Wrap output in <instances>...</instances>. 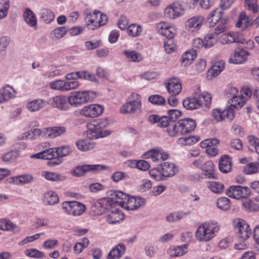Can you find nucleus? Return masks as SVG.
<instances>
[{
	"label": "nucleus",
	"instance_id": "10",
	"mask_svg": "<svg viewBox=\"0 0 259 259\" xmlns=\"http://www.w3.org/2000/svg\"><path fill=\"white\" fill-rule=\"evenodd\" d=\"M113 206V199L112 198L105 197L100 199L96 203L93 205L92 209L95 212V214L100 215L105 212V210H109L113 214L112 210Z\"/></svg>",
	"mask_w": 259,
	"mask_h": 259
},
{
	"label": "nucleus",
	"instance_id": "23",
	"mask_svg": "<svg viewBox=\"0 0 259 259\" xmlns=\"http://www.w3.org/2000/svg\"><path fill=\"white\" fill-rule=\"evenodd\" d=\"M250 54L248 52L240 48L235 49L233 56L230 58L229 61L235 64H241L245 62L247 56Z\"/></svg>",
	"mask_w": 259,
	"mask_h": 259
},
{
	"label": "nucleus",
	"instance_id": "51",
	"mask_svg": "<svg viewBox=\"0 0 259 259\" xmlns=\"http://www.w3.org/2000/svg\"><path fill=\"white\" fill-rule=\"evenodd\" d=\"M89 244V241L88 238H84L81 242H77L74 247V252L76 253H79L83 250V249L87 247Z\"/></svg>",
	"mask_w": 259,
	"mask_h": 259
},
{
	"label": "nucleus",
	"instance_id": "28",
	"mask_svg": "<svg viewBox=\"0 0 259 259\" xmlns=\"http://www.w3.org/2000/svg\"><path fill=\"white\" fill-rule=\"evenodd\" d=\"M48 102L41 99H34L26 104L27 109L31 112L37 111L45 107Z\"/></svg>",
	"mask_w": 259,
	"mask_h": 259
},
{
	"label": "nucleus",
	"instance_id": "3",
	"mask_svg": "<svg viewBox=\"0 0 259 259\" xmlns=\"http://www.w3.org/2000/svg\"><path fill=\"white\" fill-rule=\"evenodd\" d=\"M222 11H218V9L211 12L207 17L210 25L213 27L216 22L219 23L214 30L215 34H219L226 31L229 27L228 21L227 18H222Z\"/></svg>",
	"mask_w": 259,
	"mask_h": 259
},
{
	"label": "nucleus",
	"instance_id": "12",
	"mask_svg": "<svg viewBox=\"0 0 259 259\" xmlns=\"http://www.w3.org/2000/svg\"><path fill=\"white\" fill-rule=\"evenodd\" d=\"M226 194L230 197L239 199L247 198L251 194V191L247 187L232 186L227 190Z\"/></svg>",
	"mask_w": 259,
	"mask_h": 259
},
{
	"label": "nucleus",
	"instance_id": "20",
	"mask_svg": "<svg viewBox=\"0 0 259 259\" xmlns=\"http://www.w3.org/2000/svg\"><path fill=\"white\" fill-rule=\"evenodd\" d=\"M204 20V19L203 16H193L186 21L185 23L186 26L190 31H197L201 28Z\"/></svg>",
	"mask_w": 259,
	"mask_h": 259
},
{
	"label": "nucleus",
	"instance_id": "13",
	"mask_svg": "<svg viewBox=\"0 0 259 259\" xmlns=\"http://www.w3.org/2000/svg\"><path fill=\"white\" fill-rule=\"evenodd\" d=\"M104 110V107L102 105L98 104H90L83 107L80 111V114L86 118H93L101 115Z\"/></svg>",
	"mask_w": 259,
	"mask_h": 259
},
{
	"label": "nucleus",
	"instance_id": "1",
	"mask_svg": "<svg viewBox=\"0 0 259 259\" xmlns=\"http://www.w3.org/2000/svg\"><path fill=\"white\" fill-rule=\"evenodd\" d=\"M111 123L108 118H102L89 122L87 124V128L93 136L99 138L106 137L111 134L109 130H102L107 127Z\"/></svg>",
	"mask_w": 259,
	"mask_h": 259
},
{
	"label": "nucleus",
	"instance_id": "57",
	"mask_svg": "<svg viewBox=\"0 0 259 259\" xmlns=\"http://www.w3.org/2000/svg\"><path fill=\"white\" fill-rule=\"evenodd\" d=\"M57 157H64L69 155L72 151L69 146H62L56 149Z\"/></svg>",
	"mask_w": 259,
	"mask_h": 259
},
{
	"label": "nucleus",
	"instance_id": "64",
	"mask_svg": "<svg viewBox=\"0 0 259 259\" xmlns=\"http://www.w3.org/2000/svg\"><path fill=\"white\" fill-rule=\"evenodd\" d=\"M203 41L204 47L205 48H209L213 46L214 44V37L213 34H209L205 37Z\"/></svg>",
	"mask_w": 259,
	"mask_h": 259
},
{
	"label": "nucleus",
	"instance_id": "62",
	"mask_svg": "<svg viewBox=\"0 0 259 259\" xmlns=\"http://www.w3.org/2000/svg\"><path fill=\"white\" fill-rule=\"evenodd\" d=\"M168 118L171 122H174L181 115V112L177 109L169 110L168 112Z\"/></svg>",
	"mask_w": 259,
	"mask_h": 259
},
{
	"label": "nucleus",
	"instance_id": "27",
	"mask_svg": "<svg viewBox=\"0 0 259 259\" xmlns=\"http://www.w3.org/2000/svg\"><path fill=\"white\" fill-rule=\"evenodd\" d=\"M144 204L143 199L140 197L128 196L123 208L134 210Z\"/></svg>",
	"mask_w": 259,
	"mask_h": 259
},
{
	"label": "nucleus",
	"instance_id": "41",
	"mask_svg": "<svg viewBox=\"0 0 259 259\" xmlns=\"http://www.w3.org/2000/svg\"><path fill=\"white\" fill-rule=\"evenodd\" d=\"M197 101L200 104V107L204 106L207 108L210 107L211 101V96L208 93H202L197 95Z\"/></svg>",
	"mask_w": 259,
	"mask_h": 259
},
{
	"label": "nucleus",
	"instance_id": "14",
	"mask_svg": "<svg viewBox=\"0 0 259 259\" xmlns=\"http://www.w3.org/2000/svg\"><path fill=\"white\" fill-rule=\"evenodd\" d=\"M109 167L108 166L102 164H91L83 165L80 166L76 167L72 171L73 176L79 177L82 176L87 171H93L97 172L101 170H108Z\"/></svg>",
	"mask_w": 259,
	"mask_h": 259
},
{
	"label": "nucleus",
	"instance_id": "36",
	"mask_svg": "<svg viewBox=\"0 0 259 259\" xmlns=\"http://www.w3.org/2000/svg\"><path fill=\"white\" fill-rule=\"evenodd\" d=\"M43 201L48 205H54L59 202V197L55 192L49 191L44 194Z\"/></svg>",
	"mask_w": 259,
	"mask_h": 259
},
{
	"label": "nucleus",
	"instance_id": "9",
	"mask_svg": "<svg viewBox=\"0 0 259 259\" xmlns=\"http://www.w3.org/2000/svg\"><path fill=\"white\" fill-rule=\"evenodd\" d=\"M133 98L136 99L131 101L123 104L120 108V111L123 114H132L137 111H141V101L140 96L137 94L133 93L131 95Z\"/></svg>",
	"mask_w": 259,
	"mask_h": 259
},
{
	"label": "nucleus",
	"instance_id": "31",
	"mask_svg": "<svg viewBox=\"0 0 259 259\" xmlns=\"http://www.w3.org/2000/svg\"><path fill=\"white\" fill-rule=\"evenodd\" d=\"M15 91L10 85H7L0 90V104L14 96Z\"/></svg>",
	"mask_w": 259,
	"mask_h": 259
},
{
	"label": "nucleus",
	"instance_id": "25",
	"mask_svg": "<svg viewBox=\"0 0 259 259\" xmlns=\"http://www.w3.org/2000/svg\"><path fill=\"white\" fill-rule=\"evenodd\" d=\"M145 155L147 158L151 157L153 161L164 160L168 157V155L166 152L158 148L150 150L145 153Z\"/></svg>",
	"mask_w": 259,
	"mask_h": 259
},
{
	"label": "nucleus",
	"instance_id": "2",
	"mask_svg": "<svg viewBox=\"0 0 259 259\" xmlns=\"http://www.w3.org/2000/svg\"><path fill=\"white\" fill-rule=\"evenodd\" d=\"M96 96V93L91 91L73 92L69 96V102L70 105L77 107L92 101Z\"/></svg>",
	"mask_w": 259,
	"mask_h": 259
},
{
	"label": "nucleus",
	"instance_id": "5",
	"mask_svg": "<svg viewBox=\"0 0 259 259\" xmlns=\"http://www.w3.org/2000/svg\"><path fill=\"white\" fill-rule=\"evenodd\" d=\"M219 227L213 224L204 223L200 225L196 232V237L199 241H208L212 238Z\"/></svg>",
	"mask_w": 259,
	"mask_h": 259
},
{
	"label": "nucleus",
	"instance_id": "8",
	"mask_svg": "<svg viewBox=\"0 0 259 259\" xmlns=\"http://www.w3.org/2000/svg\"><path fill=\"white\" fill-rule=\"evenodd\" d=\"M49 85L51 89L66 92L77 88L80 83L77 80L67 81L66 79H59L50 82Z\"/></svg>",
	"mask_w": 259,
	"mask_h": 259
},
{
	"label": "nucleus",
	"instance_id": "24",
	"mask_svg": "<svg viewBox=\"0 0 259 259\" xmlns=\"http://www.w3.org/2000/svg\"><path fill=\"white\" fill-rule=\"evenodd\" d=\"M168 93L172 96L178 95L182 90V84L179 78L173 77L170 78L166 85Z\"/></svg>",
	"mask_w": 259,
	"mask_h": 259
},
{
	"label": "nucleus",
	"instance_id": "38",
	"mask_svg": "<svg viewBox=\"0 0 259 259\" xmlns=\"http://www.w3.org/2000/svg\"><path fill=\"white\" fill-rule=\"evenodd\" d=\"M225 67L224 62L221 61L216 62L208 71V75L211 77H215L218 75L223 70Z\"/></svg>",
	"mask_w": 259,
	"mask_h": 259
},
{
	"label": "nucleus",
	"instance_id": "44",
	"mask_svg": "<svg viewBox=\"0 0 259 259\" xmlns=\"http://www.w3.org/2000/svg\"><path fill=\"white\" fill-rule=\"evenodd\" d=\"M124 54L130 61L140 62L143 59L142 56L135 51H125Z\"/></svg>",
	"mask_w": 259,
	"mask_h": 259
},
{
	"label": "nucleus",
	"instance_id": "48",
	"mask_svg": "<svg viewBox=\"0 0 259 259\" xmlns=\"http://www.w3.org/2000/svg\"><path fill=\"white\" fill-rule=\"evenodd\" d=\"M258 169L259 163L250 162L244 167L243 172L245 174L251 175L257 172Z\"/></svg>",
	"mask_w": 259,
	"mask_h": 259
},
{
	"label": "nucleus",
	"instance_id": "43",
	"mask_svg": "<svg viewBox=\"0 0 259 259\" xmlns=\"http://www.w3.org/2000/svg\"><path fill=\"white\" fill-rule=\"evenodd\" d=\"M184 248H186L185 245L183 246L171 247L168 250V253L172 257L182 256L186 252Z\"/></svg>",
	"mask_w": 259,
	"mask_h": 259
},
{
	"label": "nucleus",
	"instance_id": "59",
	"mask_svg": "<svg viewBox=\"0 0 259 259\" xmlns=\"http://www.w3.org/2000/svg\"><path fill=\"white\" fill-rule=\"evenodd\" d=\"M199 138L198 137L190 136L186 138H179V140L182 144L185 145H191L198 142Z\"/></svg>",
	"mask_w": 259,
	"mask_h": 259
},
{
	"label": "nucleus",
	"instance_id": "19",
	"mask_svg": "<svg viewBox=\"0 0 259 259\" xmlns=\"http://www.w3.org/2000/svg\"><path fill=\"white\" fill-rule=\"evenodd\" d=\"M158 32L161 35L165 36L168 39H172L176 33V28L169 25L168 23L164 22H160L157 25Z\"/></svg>",
	"mask_w": 259,
	"mask_h": 259
},
{
	"label": "nucleus",
	"instance_id": "39",
	"mask_svg": "<svg viewBox=\"0 0 259 259\" xmlns=\"http://www.w3.org/2000/svg\"><path fill=\"white\" fill-rule=\"evenodd\" d=\"M66 131L64 126H55L46 129V134L50 138H55L60 136Z\"/></svg>",
	"mask_w": 259,
	"mask_h": 259
},
{
	"label": "nucleus",
	"instance_id": "45",
	"mask_svg": "<svg viewBox=\"0 0 259 259\" xmlns=\"http://www.w3.org/2000/svg\"><path fill=\"white\" fill-rule=\"evenodd\" d=\"M42 176L44 177L47 180L51 181H63L64 177L61 175L53 172H48L44 171L42 172Z\"/></svg>",
	"mask_w": 259,
	"mask_h": 259
},
{
	"label": "nucleus",
	"instance_id": "52",
	"mask_svg": "<svg viewBox=\"0 0 259 259\" xmlns=\"http://www.w3.org/2000/svg\"><path fill=\"white\" fill-rule=\"evenodd\" d=\"M208 187L211 191L217 193L222 192L224 189V185L218 182H209Z\"/></svg>",
	"mask_w": 259,
	"mask_h": 259
},
{
	"label": "nucleus",
	"instance_id": "7",
	"mask_svg": "<svg viewBox=\"0 0 259 259\" xmlns=\"http://www.w3.org/2000/svg\"><path fill=\"white\" fill-rule=\"evenodd\" d=\"M233 226L239 238L246 240L251 235V229L247 222L241 219L236 218L233 222Z\"/></svg>",
	"mask_w": 259,
	"mask_h": 259
},
{
	"label": "nucleus",
	"instance_id": "40",
	"mask_svg": "<svg viewBox=\"0 0 259 259\" xmlns=\"http://www.w3.org/2000/svg\"><path fill=\"white\" fill-rule=\"evenodd\" d=\"M40 19L46 23H49L55 18V15L49 9L43 8L40 12Z\"/></svg>",
	"mask_w": 259,
	"mask_h": 259
},
{
	"label": "nucleus",
	"instance_id": "46",
	"mask_svg": "<svg viewBox=\"0 0 259 259\" xmlns=\"http://www.w3.org/2000/svg\"><path fill=\"white\" fill-rule=\"evenodd\" d=\"M142 27L138 24H132L128 26L127 29V33L132 36H137L142 32Z\"/></svg>",
	"mask_w": 259,
	"mask_h": 259
},
{
	"label": "nucleus",
	"instance_id": "6",
	"mask_svg": "<svg viewBox=\"0 0 259 259\" xmlns=\"http://www.w3.org/2000/svg\"><path fill=\"white\" fill-rule=\"evenodd\" d=\"M62 207L64 212L73 216L81 215L86 209L84 204L76 201L63 202Z\"/></svg>",
	"mask_w": 259,
	"mask_h": 259
},
{
	"label": "nucleus",
	"instance_id": "22",
	"mask_svg": "<svg viewBox=\"0 0 259 259\" xmlns=\"http://www.w3.org/2000/svg\"><path fill=\"white\" fill-rule=\"evenodd\" d=\"M179 123L181 134H185L193 131L196 126L195 121L191 118L181 119L177 122Z\"/></svg>",
	"mask_w": 259,
	"mask_h": 259
},
{
	"label": "nucleus",
	"instance_id": "18",
	"mask_svg": "<svg viewBox=\"0 0 259 259\" xmlns=\"http://www.w3.org/2000/svg\"><path fill=\"white\" fill-rule=\"evenodd\" d=\"M238 93V90L235 88H230L229 90V94L231 97V104L228 107V108H231L233 109V108H240L242 107L245 104L246 99L242 95L236 96Z\"/></svg>",
	"mask_w": 259,
	"mask_h": 259
},
{
	"label": "nucleus",
	"instance_id": "11",
	"mask_svg": "<svg viewBox=\"0 0 259 259\" xmlns=\"http://www.w3.org/2000/svg\"><path fill=\"white\" fill-rule=\"evenodd\" d=\"M32 158L50 160L48 164L55 166L59 164L61 160L57 157L56 149L50 148L31 156Z\"/></svg>",
	"mask_w": 259,
	"mask_h": 259
},
{
	"label": "nucleus",
	"instance_id": "29",
	"mask_svg": "<svg viewBox=\"0 0 259 259\" xmlns=\"http://www.w3.org/2000/svg\"><path fill=\"white\" fill-rule=\"evenodd\" d=\"M202 174L208 179H217V176L214 173V166L212 162L207 161L204 163L201 167Z\"/></svg>",
	"mask_w": 259,
	"mask_h": 259
},
{
	"label": "nucleus",
	"instance_id": "30",
	"mask_svg": "<svg viewBox=\"0 0 259 259\" xmlns=\"http://www.w3.org/2000/svg\"><path fill=\"white\" fill-rule=\"evenodd\" d=\"M220 170L223 173H228L232 169V162L230 158L227 155L222 156L219 164Z\"/></svg>",
	"mask_w": 259,
	"mask_h": 259
},
{
	"label": "nucleus",
	"instance_id": "60",
	"mask_svg": "<svg viewBox=\"0 0 259 259\" xmlns=\"http://www.w3.org/2000/svg\"><path fill=\"white\" fill-rule=\"evenodd\" d=\"M68 31V29L65 26H62L55 29L53 33L55 37L58 39L63 37Z\"/></svg>",
	"mask_w": 259,
	"mask_h": 259
},
{
	"label": "nucleus",
	"instance_id": "63",
	"mask_svg": "<svg viewBox=\"0 0 259 259\" xmlns=\"http://www.w3.org/2000/svg\"><path fill=\"white\" fill-rule=\"evenodd\" d=\"M125 247L123 244H119L114 247V257L118 258L122 256L125 252Z\"/></svg>",
	"mask_w": 259,
	"mask_h": 259
},
{
	"label": "nucleus",
	"instance_id": "61",
	"mask_svg": "<svg viewBox=\"0 0 259 259\" xmlns=\"http://www.w3.org/2000/svg\"><path fill=\"white\" fill-rule=\"evenodd\" d=\"M85 47L88 50H94L99 48L101 45V40H96L95 41H87L85 44Z\"/></svg>",
	"mask_w": 259,
	"mask_h": 259
},
{
	"label": "nucleus",
	"instance_id": "35",
	"mask_svg": "<svg viewBox=\"0 0 259 259\" xmlns=\"http://www.w3.org/2000/svg\"><path fill=\"white\" fill-rule=\"evenodd\" d=\"M196 57V50H192L186 52L182 57V64L186 67L192 63Z\"/></svg>",
	"mask_w": 259,
	"mask_h": 259
},
{
	"label": "nucleus",
	"instance_id": "33",
	"mask_svg": "<svg viewBox=\"0 0 259 259\" xmlns=\"http://www.w3.org/2000/svg\"><path fill=\"white\" fill-rule=\"evenodd\" d=\"M23 17L25 22L30 27L36 28L37 19L34 13L29 8H27L24 13Z\"/></svg>",
	"mask_w": 259,
	"mask_h": 259
},
{
	"label": "nucleus",
	"instance_id": "34",
	"mask_svg": "<svg viewBox=\"0 0 259 259\" xmlns=\"http://www.w3.org/2000/svg\"><path fill=\"white\" fill-rule=\"evenodd\" d=\"M128 195L120 191H114V207L118 205L124 208Z\"/></svg>",
	"mask_w": 259,
	"mask_h": 259
},
{
	"label": "nucleus",
	"instance_id": "54",
	"mask_svg": "<svg viewBox=\"0 0 259 259\" xmlns=\"http://www.w3.org/2000/svg\"><path fill=\"white\" fill-rule=\"evenodd\" d=\"M148 101L152 104L157 105H162L165 103L164 98L158 95L150 96L148 98Z\"/></svg>",
	"mask_w": 259,
	"mask_h": 259
},
{
	"label": "nucleus",
	"instance_id": "21",
	"mask_svg": "<svg viewBox=\"0 0 259 259\" xmlns=\"http://www.w3.org/2000/svg\"><path fill=\"white\" fill-rule=\"evenodd\" d=\"M184 8L182 5L175 3L167 7L165 9L164 13L166 17L170 19H175L180 16Z\"/></svg>",
	"mask_w": 259,
	"mask_h": 259
},
{
	"label": "nucleus",
	"instance_id": "53",
	"mask_svg": "<svg viewBox=\"0 0 259 259\" xmlns=\"http://www.w3.org/2000/svg\"><path fill=\"white\" fill-rule=\"evenodd\" d=\"M16 227L9 219H3L0 220V229L2 230H11Z\"/></svg>",
	"mask_w": 259,
	"mask_h": 259
},
{
	"label": "nucleus",
	"instance_id": "50",
	"mask_svg": "<svg viewBox=\"0 0 259 259\" xmlns=\"http://www.w3.org/2000/svg\"><path fill=\"white\" fill-rule=\"evenodd\" d=\"M217 206L221 209L228 210L231 207L230 200L227 197H221L218 200Z\"/></svg>",
	"mask_w": 259,
	"mask_h": 259
},
{
	"label": "nucleus",
	"instance_id": "4",
	"mask_svg": "<svg viewBox=\"0 0 259 259\" xmlns=\"http://www.w3.org/2000/svg\"><path fill=\"white\" fill-rule=\"evenodd\" d=\"M108 20L106 15L97 10L88 14L85 18L87 27L93 30L105 25L107 23Z\"/></svg>",
	"mask_w": 259,
	"mask_h": 259
},
{
	"label": "nucleus",
	"instance_id": "32",
	"mask_svg": "<svg viewBox=\"0 0 259 259\" xmlns=\"http://www.w3.org/2000/svg\"><path fill=\"white\" fill-rule=\"evenodd\" d=\"M177 171V169L174 163L164 162L161 165L162 176L164 177H169L174 176Z\"/></svg>",
	"mask_w": 259,
	"mask_h": 259
},
{
	"label": "nucleus",
	"instance_id": "58",
	"mask_svg": "<svg viewBox=\"0 0 259 259\" xmlns=\"http://www.w3.org/2000/svg\"><path fill=\"white\" fill-rule=\"evenodd\" d=\"M59 242L57 239H47L43 243L42 246L46 249H53L57 247Z\"/></svg>",
	"mask_w": 259,
	"mask_h": 259
},
{
	"label": "nucleus",
	"instance_id": "37",
	"mask_svg": "<svg viewBox=\"0 0 259 259\" xmlns=\"http://www.w3.org/2000/svg\"><path fill=\"white\" fill-rule=\"evenodd\" d=\"M183 106L187 109L192 110L200 107V104L197 101V95L193 98H187L183 102Z\"/></svg>",
	"mask_w": 259,
	"mask_h": 259
},
{
	"label": "nucleus",
	"instance_id": "17",
	"mask_svg": "<svg viewBox=\"0 0 259 259\" xmlns=\"http://www.w3.org/2000/svg\"><path fill=\"white\" fill-rule=\"evenodd\" d=\"M213 119L217 121H221L225 119L232 120L235 117V112L231 108H228L224 111L220 109H213L212 111Z\"/></svg>",
	"mask_w": 259,
	"mask_h": 259
},
{
	"label": "nucleus",
	"instance_id": "15",
	"mask_svg": "<svg viewBox=\"0 0 259 259\" xmlns=\"http://www.w3.org/2000/svg\"><path fill=\"white\" fill-rule=\"evenodd\" d=\"M67 81L76 80L77 79L88 80L93 82H97L95 75L86 71H80L67 73L65 75Z\"/></svg>",
	"mask_w": 259,
	"mask_h": 259
},
{
	"label": "nucleus",
	"instance_id": "16",
	"mask_svg": "<svg viewBox=\"0 0 259 259\" xmlns=\"http://www.w3.org/2000/svg\"><path fill=\"white\" fill-rule=\"evenodd\" d=\"M51 105L61 110H66L69 108V96L58 95L51 98L49 100Z\"/></svg>",
	"mask_w": 259,
	"mask_h": 259
},
{
	"label": "nucleus",
	"instance_id": "55",
	"mask_svg": "<svg viewBox=\"0 0 259 259\" xmlns=\"http://www.w3.org/2000/svg\"><path fill=\"white\" fill-rule=\"evenodd\" d=\"M25 254L28 256L34 258L43 257L45 255V253L35 248L27 249L26 250Z\"/></svg>",
	"mask_w": 259,
	"mask_h": 259
},
{
	"label": "nucleus",
	"instance_id": "42",
	"mask_svg": "<svg viewBox=\"0 0 259 259\" xmlns=\"http://www.w3.org/2000/svg\"><path fill=\"white\" fill-rule=\"evenodd\" d=\"M76 146L81 151H87L94 147V143L88 140H78L76 142Z\"/></svg>",
	"mask_w": 259,
	"mask_h": 259
},
{
	"label": "nucleus",
	"instance_id": "26",
	"mask_svg": "<svg viewBox=\"0 0 259 259\" xmlns=\"http://www.w3.org/2000/svg\"><path fill=\"white\" fill-rule=\"evenodd\" d=\"M246 211L249 212L259 211V196L247 199L242 203Z\"/></svg>",
	"mask_w": 259,
	"mask_h": 259
},
{
	"label": "nucleus",
	"instance_id": "47",
	"mask_svg": "<svg viewBox=\"0 0 259 259\" xmlns=\"http://www.w3.org/2000/svg\"><path fill=\"white\" fill-rule=\"evenodd\" d=\"M179 126V123L174 122L170 123L168 127L167 128V132L170 137H175L181 134V129Z\"/></svg>",
	"mask_w": 259,
	"mask_h": 259
},
{
	"label": "nucleus",
	"instance_id": "49",
	"mask_svg": "<svg viewBox=\"0 0 259 259\" xmlns=\"http://www.w3.org/2000/svg\"><path fill=\"white\" fill-rule=\"evenodd\" d=\"M9 7V0H0V19L7 15Z\"/></svg>",
	"mask_w": 259,
	"mask_h": 259
},
{
	"label": "nucleus",
	"instance_id": "56",
	"mask_svg": "<svg viewBox=\"0 0 259 259\" xmlns=\"http://www.w3.org/2000/svg\"><path fill=\"white\" fill-rule=\"evenodd\" d=\"M220 40L223 44L238 42V41L236 40L235 35L231 33H225L223 34L221 36Z\"/></svg>",
	"mask_w": 259,
	"mask_h": 259
}]
</instances>
